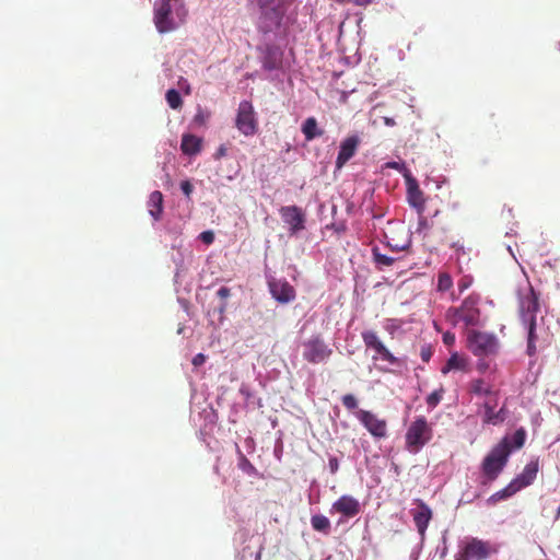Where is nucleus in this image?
Segmentation results:
<instances>
[{
  "label": "nucleus",
  "mask_w": 560,
  "mask_h": 560,
  "mask_svg": "<svg viewBox=\"0 0 560 560\" xmlns=\"http://www.w3.org/2000/svg\"><path fill=\"white\" fill-rule=\"evenodd\" d=\"M187 14L184 0H156L153 23L160 34L171 33L185 23Z\"/></svg>",
  "instance_id": "f257e3e1"
},
{
  "label": "nucleus",
  "mask_w": 560,
  "mask_h": 560,
  "mask_svg": "<svg viewBox=\"0 0 560 560\" xmlns=\"http://www.w3.org/2000/svg\"><path fill=\"white\" fill-rule=\"evenodd\" d=\"M511 453L510 440L508 436H504L491 448L481 463V471L486 478L483 483L492 482L499 477L506 466Z\"/></svg>",
  "instance_id": "f03ea898"
},
{
  "label": "nucleus",
  "mask_w": 560,
  "mask_h": 560,
  "mask_svg": "<svg viewBox=\"0 0 560 560\" xmlns=\"http://www.w3.org/2000/svg\"><path fill=\"white\" fill-rule=\"evenodd\" d=\"M480 296L476 293L469 294L457 307H448L445 318L453 326L463 323L466 327L477 326L480 323Z\"/></svg>",
  "instance_id": "7ed1b4c3"
},
{
  "label": "nucleus",
  "mask_w": 560,
  "mask_h": 560,
  "mask_svg": "<svg viewBox=\"0 0 560 560\" xmlns=\"http://www.w3.org/2000/svg\"><path fill=\"white\" fill-rule=\"evenodd\" d=\"M433 438V429L425 417H417L408 427L405 444L408 452L417 454Z\"/></svg>",
  "instance_id": "20e7f679"
},
{
  "label": "nucleus",
  "mask_w": 560,
  "mask_h": 560,
  "mask_svg": "<svg viewBox=\"0 0 560 560\" xmlns=\"http://www.w3.org/2000/svg\"><path fill=\"white\" fill-rule=\"evenodd\" d=\"M498 551V546L491 541L468 537L459 545L455 560H487Z\"/></svg>",
  "instance_id": "39448f33"
},
{
  "label": "nucleus",
  "mask_w": 560,
  "mask_h": 560,
  "mask_svg": "<svg viewBox=\"0 0 560 560\" xmlns=\"http://www.w3.org/2000/svg\"><path fill=\"white\" fill-rule=\"evenodd\" d=\"M235 127L245 137H252L258 131V121L253 104L242 101L237 108Z\"/></svg>",
  "instance_id": "423d86ee"
},
{
  "label": "nucleus",
  "mask_w": 560,
  "mask_h": 560,
  "mask_svg": "<svg viewBox=\"0 0 560 560\" xmlns=\"http://www.w3.org/2000/svg\"><path fill=\"white\" fill-rule=\"evenodd\" d=\"M361 337L366 349H371L375 352V354L372 355L373 361L382 360L388 362L390 365L399 364V360L386 348L375 331L365 330L361 334Z\"/></svg>",
  "instance_id": "0eeeda50"
},
{
  "label": "nucleus",
  "mask_w": 560,
  "mask_h": 560,
  "mask_svg": "<svg viewBox=\"0 0 560 560\" xmlns=\"http://www.w3.org/2000/svg\"><path fill=\"white\" fill-rule=\"evenodd\" d=\"M303 348V358L312 364L325 362L332 353V350L319 336L312 337L305 341Z\"/></svg>",
  "instance_id": "6e6552de"
},
{
  "label": "nucleus",
  "mask_w": 560,
  "mask_h": 560,
  "mask_svg": "<svg viewBox=\"0 0 560 560\" xmlns=\"http://www.w3.org/2000/svg\"><path fill=\"white\" fill-rule=\"evenodd\" d=\"M468 343L471 352L478 357L495 353L498 349L497 338L483 331H471L468 336Z\"/></svg>",
  "instance_id": "1a4fd4ad"
},
{
  "label": "nucleus",
  "mask_w": 560,
  "mask_h": 560,
  "mask_svg": "<svg viewBox=\"0 0 560 560\" xmlns=\"http://www.w3.org/2000/svg\"><path fill=\"white\" fill-rule=\"evenodd\" d=\"M539 296L534 288L529 285L525 292L520 293L518 315L522 323L537 318L539 312Z\"/></svg>",
  "instance_id": "9d476101"
},
{
  "label": "nucleus",
  "mask_w": 560,
  "mask_h": 560,
  "mask_svg": "<svg viewBox=\"0 0 560 560\" xmlns=\"http://www.w3.org/2000/svg\"><path fill=\"white\" fill-rule=\"evenodd\" d=\"M354 415L373 438L383 439L387 435V421L385 419H381L372 411L363 409L358 410Z\"/></svg>",
  "instance_id": "9b49d317"
},
{
  "label": "nucleus",
  "mask_w": 560,
  "mask_h": 560,
  "mask_svg": "<svg viewBox=\"0 0 560 560\" xmlns=\"http://www.w3.org/2000/svg\"><path fill=\"white\" fill-rule=\"evenodd\" d=\"M498 397H499V394H494L493 396L489 397L482 404V409H483L482 423L483 424L499 425L505 421L506 416H508L506 408L502 407L498 411H495V407L498 406Z\"/></svg>",
  "instance_id": "f8f14e48"
},
{
  "label": "nucleus",
  "mask_w": 560,
  "mask_h": 560,
  "mask_svg": "<svg viewBox=\"0 0 560 560\" xmlns=\"http://www.w3.org/2000/svg\"><path fill=\"white\" fill-rule=\"evenodd\" d=\"M406 185H407V200L408 203L415 208L418 213H422L424 210L425 199L422 190L419 187V184L415 177H412L408 172L405 174Z\"/></svg>",
  "instance_id": "ddd939ff"
},
{
  "label": "nucleus",
  "mask_w": 560,
  "mask_h": 560,
  "mask_svg": "<svg viewBox=\"0 0 560 560\" xmlns=\"http://www.w3.org/2000/svg\"><path fill=\"white\" fill-rule=\"evenodd\" d=\"M331 511L341 514L346 518H352L360 513L361 505L358 499L345 494L332 503Z\"/></svg>",
  "instance_id": "4468645a"
},
{
  "label": "nucleus",
  "mask_w": 560,
  "mask_h": 560,
  "mask_svg": "<svg viewBox=\"0 0 560 560\" xmlns=\"http://www.w3.org/2000/svg\"><path fill=\"white\" fill-rule=\"evenodd\" d=\"M360 144V138L358 136H349L345 138L339 147V152L336 159V167L342 168L347 162L354 156L358 147Z\"/></svg>",
  "instance_id": "2eb2a0df"
},
{
  "label": "nucleus",
  "mask_w": 560,
  "mask_h": 560,
  "mask_svg": "<svg viewBox=\"0 0 560 560\" xmlns=\"http://www.w3.org/2000/svg\"><path fill=\"white\" fill-rule=\"evenodd\" d=\"M260 9L261 16L271 24L278 25L282 19L283 10L281 9L282 0H256Z\"/></svg>",
  "instance_id": "dca6fc26"
},
{
  "label": "nucleus",
  "mask_w": 560,
  "mask_h": 560,
  "mask_svg": "<svg viewBox=\"0 0 560 560\" xmlns=\"http://www.w3.org/2000/svg\"><path fill=\"white\" fill-rule=\"evenodd\" d=\"M417 504H418L417 509H412L410 511V513L412 515V518H413L415 525L418 529V533L423 538L425 535L428 525L432 518V511L429 508V505L425 504L421 500H417Z\"/></svg>",
  "instance_id": "f3484780"
},
{
  "label": "nucleus",
  "mask_w": 560,
  "mask_h": 560,
  "mask_svg": "<svg viewBox=\"0 0 560 560\" xmlns=\"http://www.w3.org/2000/svg\"><path fill=\"white\" fill-rule=\"evenodd\" d=\"M283 221L290 225L292 233H296L304 229V214L296 206H287L280 209Z\"/></svg>",
  "instance_id": "a211bd4d"
},
{
  "label": "nucleus",
  "mask_w": 560,
  "mask_h": 560,
  "mask_svg": "<svg viewBox=\"0 0 560 560\" xmlns=\"http://www.w3.org/2000/svg\"><path fill=\"white\" fill-rule=\"evenodd\" d=\"M269 287L272 298L279 303H289L295 299V290L288 281H272Z\"/></svg>",
  "instance_id": "6ab92c4d"
},
{
  "label": "nucleus",
  "mask_w": 560,
  "mask_h": 560,
  "mask_svg": "<svg viewBox=\"0 0 560 560\" xmlns=\"http://www.w3.org/2000/svg\"><path fill=\"white\" fill-rule=\"evenodd\" d=\"M539 468L538 459L532 460L528 463L523 471L517 475L511 482L514 485L515 489L517 491L522 490L523 488H526L527 486L532 485L534 480L536 479L537 472Z\"/></svg>",
  "instance_id": "aec40b11"
},
{
  "label": "nucleus",
  "mask_w": 560,
  "mask_h": 560,
  "mask_svg": "<svg viewBox=\"0 0 560 560\" xmlns=\"http://www.w3.org/2000/svg\"><path fill=\"white\" fill-rule=\"evenodd\" d=\"M202 139L190 133L182 137L180 150L186 155H196L201 151Z\"/></svg>",
  "instance_id": "412c9836"
},
{
  "label": "nucleus",
  "mask_w": 560,
  "mask_h": 560,
  "mask_svg": "<svg viewBox=\"0 0 560 560\" xmlns=\"http://www.w3.org/2000/svg\"><path fill=\"white\" fill-rule=\"evenodd\" d=\"M148 210L155 221L161 219L163 213V195L161 191L154 190L150 194L148 200Z\"/></svg>",
  "instance_id": "4be33fe9"
},
{
  "label": "nucleus",
  "mask_w": 560,
  "mask_h": 560,
  "mask_svg": "<svg viewBox=\"0 0 560 560\" xmlns=\"http://www.w3.org/2000/svg\"><path fill=\"white\" fill-rule=\"evenodd\" d=\"M523 326L527 329V354L529 357H534L537 352L536 342L539 340V336L536 331L537 322L536 319H532L530 322L522 323Z\"/></svg>",
  "instance_id": "5701e85b"
},
{
  "label": "nucleus",
  "mask_w": 560,
  "mask_h": 560,
  "mask_svg": "<svg viewBox=\"0 0 560 560\" xmlns=\"http://www.w3.org/2000/svg\"><path fill=\"white\" fill-rule=\"evenodd\" d=\"M469 392L476 396H488L491 397L494 394H499L494 390L492 385L485 382L483 378H475L469 383Z\"/></svg>",
  "instance_id": "b1692460"
},
{
  "label": "nucleus",
  "mask_w": 560,
  "mask_h": 560,
  "mask_svg": "<svg viewBox=\"0 0 560 560\" xmlns=\"http://www.w3.org/2000/svg\"><path fill=\"white\" fill-rule=\"evenodd\" d=\"M301 130L307 141H312L315 138L322 137L324 135V130L318 128L315 117L306 118L302 125Z\"/></svg>",
  "instance_id": "393cba45"
},
{
  "label": "nucleus",
  "mask_w": 560,
  "mask_h": 560,
  "mask_svg": "<svg viewBox=\"0 0 560 560\" xmlns=\"http://www.w3.org/2000/svg\"><path fill=\"white\" fill-rule=\"evenodd\" d=\"M372 257H373V261H374L376 268H378V269H383L384 267H389L396 261L395 257H392V256L381 253V249L378 246H374L372 248Z\"/></svg>",
  "instance_id": "a878e982"
},
{
  "label": "nucleus",
  "mask_w": 560,
  "mask_h": 560,
  "mask_svg": "<svg viewBox=\"0 0 560 560\" xmlns=\"http://www.w3.org/2000/svg\"><path fill=\"white\" fill-rule=\"evenodd\" d=\"M311 525L314 530L328 535L330 532V521L322 514H316L311 517Z\"/></svg>",
  "instance_id": "bb28decb"
},
{
  "label": "nucleus",
  "mask_w": 560,
  "mask_h": 560,
  "mask_svg": "<svg viewBox=\"0 0 560 560\" xmlns=\"http://www.w3.org/2000/svg\"><path fill=\"white\" fill-rule=\"evenodd\" d=\"M516 492H518V491L515 489L514 485H512V482H510L505 488H503L500 491L490 495L488 499V503L495 504L502 500H505V499L514 495Z\"/></svg>",
  "instance_id": "cd10ccee"
},
{
  "label": "nucleus",
  "mask_w": 560,
  "mask_h": 560,
  "mask_svg": "<svg viewBox=\"0 0 560 560\" xmlns=\"http://www.w3.org/2000/svg\"><path fill=\"white\" fill-rule=\"evenodd\" d=\"M466 366V361L460 358L457 353H453L447 360L446 364L442 368L441 372L443 374L448 373L452 370H464Z\"/></svg>",
  "instance_id": "c85d7f7f"
},
{
  "label": "nucleus",
  "mask_w": 560,
  "mask_h": 560,
  "mask_svg": "<svg viewBox=\"0 0 560 560\" xmlns=\"http://www.w3.org/2000/svg\"><path fill=\"white\" fill-rule=\"evenodd\" d=\"M510 444L513 450H520L523 447L526 441V431L524 428L517 429L512 436H508Z\"/></svg>",
  "instance_id": "c756f323"
},
{
  "label": "nucleus",
  "mask_w": 560,
  "mask_h": 560,
  "mask_svg": "<svg viewBox=\"0 0 560 560\" xmlns=\"http://www.w3.org/2000/svg\"><path fill=\"white\" fill-rule=\"evenodd\" d=\"M453 287V279L448 272L442 271L438 275L436 290L439 292H446Z\"/></svg>",
  "instance_id": "7c9ffc66"
},
{
  "label": "nucleus",
  "mask_w": 560,
  "mask_h": 560,
  "mask_svg": "<svg viewBox=\"0 0 560 560\" xmlns=\"http://www.w3.org/2000/svg\"><path fill=\"white\" fill-rule=\"evenodd\" d=\"M168 106L173 109H178L183 105V100L178 91L171 89L165 95Z\"/></svg>",
  "instance_id": "2f4dec72"
},
{
  "label": "nucleus",
  "mask_w": 560,
  "mask_h": 560,
  "mask_svg": "<svg viewBox=\"0 0 560 560\" xmlns=\"http://www.w3.org/2000/svg\"><path fill=\"white\" fill-rule=\"evenodd\" d=\"M342 405L348 410H354L358 408V400L352 394H346L341 397Z\"/></svg>",
  "instance_id": "473e14b6"
},
{
  "label": "nucleus",
  "mask_w": 560,
  "mask_h": 560,
  "mask_svg": "<svg viewBox=\"0 0 560 560\" xmlns=\"http://www.w3.org/2000/svg\"><path fill=\"white\" fill-rule=\"evenodd\" d=\"M442 393H443V389L434 390L433 393H431L427 397V405L431 408L436 407L442 399Z\"/></svg>",
  "instance_id": "72a5a7b5"
},
{
  "label": "nucleus",
  "mask_w": 560,
  "mask_h": 560,
  "mask_svg": "<svg viewBox=\"0 0 560 560\" xmlns=\"http://www.w3.org/2000/svg\"><path fill=\"white\" fill-rule=\"evenodd\" d=\"M472 283V277L470 276H464L458 280L457 287L460 293L466 291Z\"/></svg>",
  "instance_id": "f704fd0d"
},
{
  "label": "nucleus",
  "mask_w": 560,
  "mask_h": 560,
  "mask_svg": "<svg viewBox=\"0 0 560 560\" xmlns=\"http://www.w3.org/2000/svg\"><path fill=\"white\" fill-rule=\"evenodd\" d=\"M208 118H209V114H205L201 108H198V112L194 117V121L198 125H203Z\"/></svg>",
  "instance_id": "c9c22d12"
},
{
  "label": "nucleus",
  "mask_w": 560,
  "mask_h": 560,
  "mask_svg": "<svg viewBox=\"0 0 560 560\" xmlns=\"http://www.w3.org/2000/svg\"><path fill=\"white\" fill-rule=\"evenodd\" d=\"M180 189L184 192V195L187 198H189L191 192H192V190H194V187H192V185H191V183L189 180H183L180 183Z\"/></svg>",
  "instance_id": "e433bc0d"
},
{
  "label": "nucleus",
  "mask_w": 560,
  "mask_h": 560,
  "mask_svg": "<svg viewBox=\"0 0 560 560\" xmlns=\"http://www.w3.org/2000/svg\"><path fill=\"white\" fill-rule=\"evenodd\" d=\"M206 359L207 357L203 353H198L192 358L191 363L194 366H200L206 362Z\"/></svg>",
  "instance_id": "4c0bfd02"
},
{
  "label": "nucleus",
  "mask_w": 560,
  "mask_h": 560,
  "mask_svg": "<svg viewBox=\"0 0 560 560\" xmlns=\"http://www.w3.org/2000/svg\"><path fill=\"white\" fill-rule=\"evenodd\" d=\"M200 238L205 244H211L214 240V235L211 231H206L200 234Z\"/></svg>",
  "instance_id": "58836bf2"
},
{
  "label": "nucleus",
  "mask_w": 560,
  "mask_h": 560,
  "mask_svg": "<svg viewBox=\"0 0 560 560\" xmlns=\"http://www.w3.org/2000/svg\"><path fill=\"white\" fill-rule=\"evenodd\" d=\"M217 295L225 301L230 295H231V290L226 287H221L218 291H217Z\"/></svg>",
  "instance_id": "ea45409f"
},
{
  "label": "nucleus",
  "mask_w": 560,
  "mask_h": 560,
  "mask_svg": "<svg viewBox=\"0 0 560 560\" xmlns=\"http://www.w3.org/2000/svg\"><path fill=\"white\" fill-rule=\"evenodd\" d=\"M455 341V335L447 331L443 335V342L447 346H452Z\"/></svg>",
  "instance_id": "a19ab883"
},
{
  "label": "nucleus",
  "mask_w": 560,
  "mask_h": 560,
  "mask_svg": "<svg viewBox=\"0 0 560 560\" xmlns=\"http://www.w3.org/2000/svg\"><path fill=\"white\" fill-rule=\"evenodd\" d=\"M337 2L339 3H348V2H352L357 5H366L369 3L372 2V0H336Z\"/></svg>",
  "instance_id": "79ce46f5"
},
{
  "label": "nucleus",
  "mask_w": 560,
  "mask_h": 560,
  "mask_svg": "<svg viewBox=\"0 0 560 560\" xmlns=\"http://www.w3.org/2000/svg\"><path fill=\"white\" fill-rule=\"evenodd\" d=\"M329 469L332 474L337 472L339 469V462L336 457L329 458Z\"/></svg>",
  "instance_id": "37998d69"
},
{
  "label": "nucleus",
  "mask_w": 560,
  "mask_h": 560,
  "mask_svg": "<svg viewBox=\"0 0 560 560\" xmlns=\"http://www.w3.org/2000/svg\"><path fill=\"white\" fill-rule=\"evenodd\" d=\"M420 355H421V359L423 362H429V360L431 359L432 352L429 348H422Z\"/></svg>",
  "instance_id": "c03bdc74"
},
{
  "label": "nucleus",
  "mask_w": 560,
  "mask_h": 560,
  "mask_svg": "<svg viewBox=\"0 0 560 560\" xmlns=\"http://www.w3.org/2000/svg\"><path fill=\"white\" fill-rule=\"evenodd\" d=\"M387 167H390V168H394V170H397V171L405 170L404 165L398 163V162H389V163H387Z\"/></svg>",
  "instance_id": "a18cd8bd"
},
{
  "label": "nucleus",
  "mask_w": 560,
  "mask_h": 560,
  "mask_svg": "<svg viewBox=\"0 0 560 560\" xmlns=\"http://www.w3.org/2000/svg\"><path fill=\"white\" fill-rule=\"evenodd\" d=\"M242 467L243 469H254L253 465L248 462V459L245 456H242Z\"/></svg>",
  "instance_id": "49530a36"
},
{
  "label": "nucleus",
  "mask_w": 560,
  "mask_h": 560,
  "mask_svg": "<svg viewBox=\"0 0 560 560\" xmlns=\"http://www.w3.org/2000/svg\"><path fill=\"white\" fill-rule=\"evenodd\" d=\"M384 124L388 127H393L396 125V121L394 120V118L384 117Z\"/></svg>",
  "instance_id": "de8ad7c7"
},
{
  "label": "nucleus",
  "mask_w": 560,
  "mask_h": 560,
  "mask_svg": "<svg viewBox=\"0 0 560 560\" xmlns=\"http://www.w3.org/2000/svg\"><path fill=\"white\" fill-rule=\"evenodd\" d=\"M226 310V302H222L220 305V312L223 313Z\"/></svg>",
  "instance_id": "09e8293b"
},
{
  "label": "nucleus",
  "mask_w": 560,
  "mask_h": 560,
  "mask_svg": "<svg viewBox=\"0 0 560 560\" xmlns=\"http://www.w3.org/2000/svg\"><path fill=\"white\" fill-rule=\"evenodd\" d=\"M406 248H407V246H406V245H404V246L397 247V248H396V252H400V250H404V249H406Z\"/></svg>",
  "instance_id": "8fccbe9b"
},
{
  "label": "nucleus",
  "mask_w": 560,
  "mask_h": 560,
  "mask_svg": "<svg viewBox=\"0 0 560 560\" xmlns=\"http://www.w3.org/2000/svg\"><path fill=\"white\" fill-rule=\"evenodd\" d=\"M388 245L390 246V248H392L393 250H395V252H396V248H397L398 246H396V245H393V246H392L390 244H388Z\"/></svg>",
  "instance_id": "3c124183"
},
{
  "label": "nucleus",
  "mask_w": 560,
  "mask_h": 560,
  "mask_svg": "<svg viewBox=\"0 0 560 560\" xmlns=\"http://www.w3.org/2000/svg\"><path fill=\"white\" fill-rule=\"evenodd\" d=\"M220 155H223L224 154V150L223 149H220Z\"/></svg>",
  "instance_id": "603ef678"
}]
</instances>
